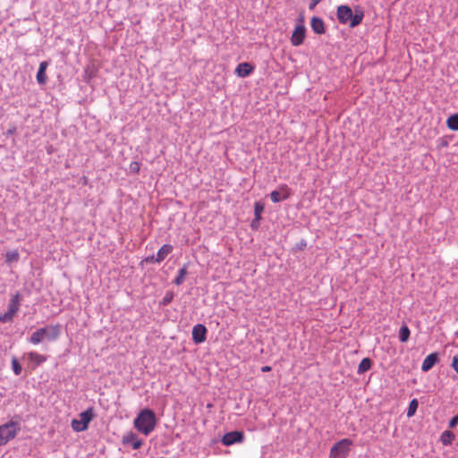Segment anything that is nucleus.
Instances as JSON below:
<instances>
[{
  "label": "nucleus",
  "instance_id": "4468645a",
  "mask_svg": "<svg viewBox=\"0 0 458 458\" xmlns=\"http://www.w3.org/2000/svg\"><path fill=\"white\" fill-rule=\"evenodd\" d=\"M437 353L433 352L428 354L422 362L421 369L425 372L428 371L435 366V364L437 362Z\"/></svg>",
  "mask_w": 458,
  "mask_h": 458
},
{
  "label": "nucleus",
  "instance_id": "bb28decb",
  "mask_svg": "<svg viewBox=\"0 0 458 458\" xmlns=\"http://www.w3.org/2000/svg\"><path fill=\"white\" fill-rule=\"evenodd\" d=\"M418 406H419V403H418L417 399H412L409 403V407L407 410V417H409V418L412 417L415 414V412L418 409Z\"/></svg>",
  "mask_w": 458,
  "mask_h": 458
},
{
  "label": "nucleus",
  "instance_id": "20e7f679",
  "mask_svg": "<svg viewBox=\"0 0 458 458\" xmlns=\"http://www.w3.org/2000/svg\"><path fill=\"white\" fill-rule=\"evenodd\" d=\"M352 445L353 442L350 438L339 440L331 447L329 458H346Z\"/></svg>",
  "mask_w": 458,
  "mask_h": 458
},
{
  "label": "nucleus",
  "instance_id": "9b49d317",
  "mask_svg": "<svg viewBox=\"0 0 458 458\" xmlns=\"http://www.w3.org/2000/svg\"><path fill=\"white\" fill-rule=\"evenodd\" d=\"M26 356L29 359V366L31 369H35L38 366L47 360V357L45 355L39 354L36 352H30L26 354Z\"/></svg>",
  "mask_w": 458,
  "mask_h": 458
},
{
  "label": "nucleus",
  "instance_id": "cd10ccee",
  "mask_svg": "<svg viewBox=\"0 0 458 458\" xmlns=\"http://www.w3.org/2000/svg\"><path fill=\"white\" fill-rule=\"evenodd\" d=\"M14 316H15V314H13V312L7 310L4 314H0V322L1 323L12 322L13 318H14Z\"/></svg>",
  "mask_w": 458,
  "mask_h": 458
},
{
  "label": "nucleus",
  "instance_id": "a878e982",
  "mask_svg": "<svg viewBox=\"0 0 458 458\" xmlns=\"http://www.w3.org/2000/svg\"><path fill=\"white\" fill-rule=\"evenodd\" d=\"M264 211V204L260 201H257L254 204L255 220L259 221L261 219V214Z\"/></svg>",
  "mask_w": 458,
  "mask_h": 458
},
{
  "label": "nucleus",
  "instance_id": "f03ea898",
  "mask_svg": "<svg viewBox=\"0 0 458 458\" xmlns=\"http://www.w3.org/2000/svg\"><path fill=\"white\" fill-rule=\"evenodd\" d=\"M336 14L340 23L348 24L351 28L360 24L364 17V13L361 10H356L353 13L348 5H339Z\"/></svg>",
  "mask_w": 458,
  "mask_h": 458
},
{
  "label": "nucleus",
  "instance_id": "7ed1b4c3",
  "mask_svg": "<svg viewBox=\"0 0 458 458\" xmlns=\"http://www.w3.org/2000/svg\"><path fill=\"white\" fill-rule=\"evenodd\" d=\"M20 429V425L13 420L0 425V446L13 439Z\"/></svg>",
  "mask_w": 458,
  "mask_h": 458
},
{
  "label": "nucleus",
  "instance_id": "dca6fc26",
  "mask_svg": "<svg viewBox=\"0 0 458 458\" xmlns=\"http://www.w3.org/2000/svg\"><path fill=\"white\" fill-rule=\"evenodd\" d=\"M174 247L171 244H164L157 253V263H161L170 253Z\"/></svg>",
  "mask_w": 458,
  "mask_h": 458
},
{
  "label": "nucleus",
  "instance_id": "b1692460",
  "mask_svg": "<svg viewBox=\"0 0 458 458\" xmlns=\"http://www.w3.org/2000/svg\"><path fill=\"white\" fill-rule=\"evenodd\" d=\"M19 259L20 254L16 250H9L5 253V261L9 264L13 262H17Z\"/></svg>",
  "mask_w": 458,
  "mask_h": 458
},
{
  "label": "nucleus",
  "instance_id": "72a5a7b5",
  "mask_svg": "<svg viewBox=\"0 0 458 458\" xmlns=\"http://www.w3.org/2000/svg\"><path fill=\"white\" fill-rule=\"evenodd\" d=\"M157 255L154 256H149V257H147L144 261L147 262V263H157Z\"/></svg>",
  "mask_w": 458,
  "mask_h": 458
},
{
  "label": "nucleus",
  "instance_id": "7c9ffc66",
  "mask_svg": "<svg viewBox=\"0 0 458 458\" xmlns=\"http://www.w3.org/2000/svg\"><path fill=\"white\" fill-rule=\"evenodd\" d=\"M173 293H167L165 294V296L163 298V301H162V303L163 305H167L168 303H170L173 300Z\"/></svg>",
  "mask_w": 458,
  "mask_h": 458
},
{
  "label": "nucleus",
  "instance_id": "423d86ee",
  "mask_svg": "<svg viewBox=\"0 0 458 458\" xmlns=\"http://www.w3.org/2000/svg\"><path fill=\"white\" fill-rule=\"evenodd\" d=\"M291 196V190L286 184H282L278 190L273 191L270 193L271 200L274 203L280 202L281 200L287 199Z\"/></svg>",
  "mask_w": 458,
  "mask_h": 458
},
{
  "label": "nucleus",
  "instance_id": "2eb2a0df",
  "mask_svg": "<svg viewBox=\"0 0 458 458\" xmlns=\"http://www.w3.org/2000/svg\"><path fill=\"white\" fill-rule=\"evenodd\" d=\"M47 66H48V63L47 61H43L39 64V67H38V71L37 72L36 79H37L38 83L40 85L46 84V82L47 81V77L46 74V70H47Z\"/></svg>",
  "mask_w": 458,
  "mask_h": 458
},
{
  "label": "nucleus",
  "instance_id": "ddd939ff",
  "mask_svg": "<svg viewBox=\"0 0 458 458\" xmlns=\"http://www.w3.org/2000/svg\"><path fill=\"white\" fill-rule=\"evenodd\" d=\"M45 329V338H47L52 341H55L60 334H61V327L59 325H51L44 327Z\"/></svg>",
  "mask_w": 458,
  "mask_h": 458
},
{
  "label": "nucleus",
  "instance_id": "4be33fe9",
  "mask_svg": "<svg viewBox=\"0 0 458 458\" xmlns=\"http://www.w3.org/2000/svg\"><path fill=\"white\" fill-rule=\"evenodd\" d=\"M446 126L452 131H458V114H452L447 118Z\"/></svg>",
  "mask_w": 458,
  "mask_h": 458
},
{
  "label": "nucleus",
  "instance_id": "f704fd0d",
  "mask_svg": "<svg viewBox=\"0 0 458 458\" xmlns=\"http://www.w3.org/2000/svg\"><path fill=\"white\" fill-rule=\"evenodd\" d=\"M271 369H271V367H270V366H263V367L261 368V371H262V372H269V371H271Z\"/></svg>",
  "mask_w": 458,
  "mask_h": 458
},
{
  "label": "nucleus",
  "instance_id": "6e6552de",
  "mask_svg": "<svg viewBox=\"0 0 458 458\" xmlns=\"http://www.w3.org/2000/svg\"><path fill=\"white\" fill-rule=\"evenodd\" d=\"M305 32L306 29L303 23L298 24L291 36L292 45L294 47L301 46L304 42Z\"/></svg>",
  "mask_w": 458,
  "mask_h": 458
},
{
  "label": "nucleus",
  "instance_id": "5701e85b",
  "mask_svg": "<svg viewBox=\"0 0 458 458\" xmlns=\"http://www.w3.org/2000/svg\"><path fill=\"white\" fill-rule=\"evenodd\" d=\"M187 266L184 265L179 271L177 276L174 280V284L176 285H180L184 282L185 276L187 275Z\"/></svg>",
  "mask_w": 458,
  "mask_h": 458
},
{
  "label": "nucleus",
  "instance_id": "c756f323",
  "mask_svg": "<svg viewBox=\"0 0 458 458\" xmlns=\"http://www.w3.org/2000/svg\"><path fill=\"white\" fill-rule=\"evenodd\" d=\"M129 169L131 174H137L140 173V164L137 161H133L130 164Z\"/></svg>",
  "mask_w": 458,
  "mask_h": 458
},
{
  "label": "nucleus",
  "instance_id": "a211bd4d",
  "mask_svg": "<svg viewBox=\"0 0 458 458\" xmlns=\"http://www.w3.org/2000/svg\"><path fill=\"white\" fill-rule=\"evenodd\" d=\"M310 26L313 31L317 34L325 33V25L322 19L318 17H313L310 21Z\"/></svg>",
  "mask_w": 458,
  "mask_h": 458
},
{
  "label": "nucleus",
  "instance_id": "f3484780",
  "mask_svg": "<svg viewBox=\"0 0 458 458\" xmlns=\"http://www.w3.org/2000/svg\"><path fill=\"white\" fill-rule=\"evenodd\" d=\"M21 294L19 293H16L10 300V302L8 304V310L13 312V314H16L21 306Z\"/></svg>",
  "mask_w": 458,
  "mask_h": 458
},
{
  "label": "nucleus",
  "instance_id": "1a4fd4ad",
  "mask_svg": "<svg viewBox=\"0 0 458 458\" xmlns=\"http://www.w3.org/2000/svg\"><path fill=\"white\" fill-rule=\"evenodd\" d=\"M207 328L201 324H198L192 328V340L195 344H201L206 341Z\"/></svg>",
  "mask_w": 458,
  "mask_h": 458
},
{
  "label": "nucleus",
  "instance_id": "9d476101",
  "mask_svg": "<svg viewBox=\"0 0 458 458\" xmlns=\"http://www.w3.org/2000/svg\"><path fill=\"white\" fill-rule=\"evenodd\" d=\"M122 442L123 445H130L133 449L137 450L142 445V441L133 432H128L123 437Z\"/></svg>",
  "mask_w": 458,
  "mask_h": 458
},
{
  "label": "nucleus",
  "instance_id": "6ab92c4d",
  "mask_svg": "<svg viewBox=\"0 0 458 458\" xmlns=\"http://www.w3.org/2000/svg\"><path fill=\"white\" fill-rule=\"evenodd\" d=\"M45 338V329L44 327H41L39 329H38L37 331H35L30 338V342L32 344H38L39 343H41V341Z\"/></svg>",
  "mask_w": 458,
  "mask_h": 458
},
{
  "label": "nucleus",
  "instance_id": "0eeeda50",
  "mask_svg": "<svg viewBox=\"0 0 458 458\" xmlns=\"http://www.w3.org/2000/svg\"><path fill=\"white\" fill-rule=\"evenodd\" d=\"M244 439V434L242 431H231L224 435L222 443L225 446L232 445L235 443H242Z\"/></svg>",
  "mask_w": 458,
  "mask_h": 458
},
{
  "label": "nucleus",
  "instance_id": "c85d7f7f",
  "mask_svg": "<svg viewBox=\"0 0 458 458\" xmlns=\"http://www.w3.org/2000/svg\"><path fill=\"white\" fill-rule=\"evenodd\" d=\"M12 368L16 376L21 373L22 368L16 358L12 359Z\"/></svg>",
  "mask_w": 458,
  "mask_h": 458
},
{
  "label": "nucleus",
  "instance_id": "39448f33",
  "mask_svg": "<svg viewBox=\"0 0 458 458\" xmlns=\"http://www.w3.org/2000/svg\"><path fill=\"white\" fill-rule=\"evenodd\" d=\"M93 418L92 411L87 410L80 414V419L72 421V428L76 432L84 431L88 428L89 423Z\"/></svg>",
  "mask_w": 458,
  "mask_h": 458
},
{
  "label": "nucleus",
  "instance_id": "aec40b11",
  "mask_svg": "<svg viewBox=\"0 0 458 458\" xmlns=\"http://www.w3.org/2000/svg\"><path fill=\"white\" fill-rule=\"evenodd\" d=\"M455 436L450 430H445L441 434L440 440L444 445H449L454 440Z\"/></svg>",
  "mask_w": 458,
  "mask_h": 458
},
{
  "label": "nucleus",
  "instance_id": "2f4dec72",
  "mask_svg": "<svg viewBox=\"0 0 458 458\" xmlns=\"http://www.w3.org/2000/svg\"><path fill=\"white\" fill-rule=\"evenodd\" d=\"M452 367L458 373V353L453 358Z\"/></svg>",
  "mask_w": 458,
  "mask_h": 458
},
{
  "label": "nucleus",
  "instance_id": "f257e3e1",
  "mask_svg": "<svg viewBox=\"0 0 458 458\" xmlns=\"http://www.w3.org/2000/svg\"><path fill=\"white\" fill-rule=\"evenodd\" d=\"M156 425V414L148 408L141 410L133 421L134 428L145 436H148L155 429Z\"/></svg>",
  "mask_w": 458,
  "mask_h": 458
},
{
  "label": "nucleus",
  "instance_id": "473e14b6",
  "mask_svg": "<svg viewBox=\"0 0 458 458\" xmlns=\"http://www.w3.org/2000/svg\"><path fill=\"white\" fill-rule=\"evenodd\" d=\"M458 423V415L453 417L449 421V427L454 428L456 424Z\"/></svg>",
  "mask_w": 458,
  "mask_h": 458
},
{
  "label": "nucleus",
  "instance_id": "412c9836",
  "mask_svg": "<svg viewBox=\"0 0 458 458\" xmlns=\"http://www.w3.org/2000/svg\"><path fill=\"white\" fill-rule=\"evenodd\" d=\"M371 366H372V361L369 358L362 359L358 366V371H357L358 374H362V373L368 371L369 369H370Z\"/></svg>",
  "mask_w": 458,
  "mask_h": 458
},
{
  "label": "nucleus",
  "instance_id": "c9c22d12",
  "mask_svg": "<svg viewBox=\"0 0 458 458\" xmlns=\"http://www.w3.org/2000/svg\"><path fill=\"white\" fill-rule=\"evenodd\" d=\"M259 225V221H257V220H255V218H254V219L252 220V222H251V227H252V228H257Z\"/></svg>",
  "mask_w": 458,
  "mask_h": 458
},
{
  "label": "nucleus",
  "instance_id": "e433bc0d",
  "mask_svg": "<svg viewBox=\"0 0 458 458\" xmlns=\"http://www.w3.org/2000/svg\"><path fill=\"white\" fill-rule=\"evenodd\" d=\"M321 1H322V0H312L311 4H310V7L317 5V4H318L319 2H321Z\"/></svg>",
  "mask_w": 458,
  "mask_h": 458
},
{
  "label": "nucleus",
  "instance_id": "393cba45",
  "mask_svg": "<svg viewBox=\"0 0 458 458\" xmlns=\"http://www.w3.org/2000/svg\"><path fill=\"white\" fill-rule=\"evenodd\" d=\"M410 329L407 326H403L401 328H400V332H399V339L402 343H405L408 341L409 337H410Z\"/></svg>",
  "mask_w": 458,
  "mask_h": 458
},
{
  "label": "nucleus",
  "instance_id": "f8f14e48",
  "mask_svg": "<svg viewBox=\"0 0 458 458\" xmlns=\"http://www.w3.org/2000/svg\"><path fill=\"white\" fill-rule=\"evenodd\" d=\"M253 70L254 67L250 64L244 62L237 65L235 69V73L237 74L238 77L245 78L249 76L253 72Z\"/></svg>",
  "mask_w": 458,
  "mask_h": 458
}]
</instances>
